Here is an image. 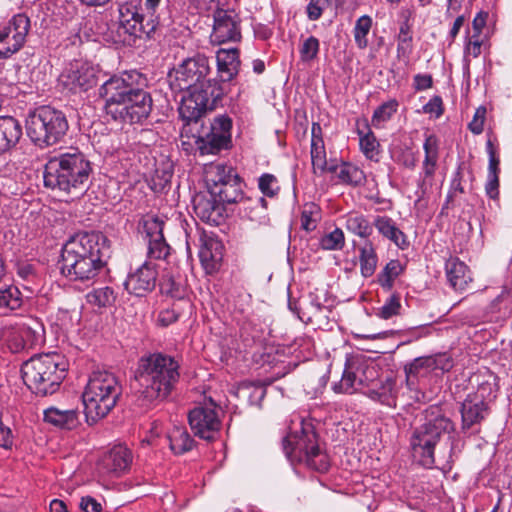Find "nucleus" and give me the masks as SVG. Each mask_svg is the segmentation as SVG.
Masks as SVG:
<instances>
[{"label": "nucleus", "mask_w": 512, "mask_h": 512, "mask_svg": "<svg viewBox=\"0 0 512 512\" xmlns=\"http://www.w3.org/2000/svg\"><path fill=\"white\" fill-rule=\"evenodd\" d=\"M87 302L99 308L108 307L114 304L116 294L113 288L105 286L92 290L86 295Z\"/></svg>", "instance_id": "a19ab883"}, {"label": "nucleus", "mask_w": 512, "mask_h": 512, "mask_svg": "<svg viewBox=\"0 0 512 512\" xmlns=\"http://www.w3.org/2000/svg\"><path fill=\"white\" fill-rule=\"evenodd\" d=\"M159 288L162 294L172 298L180 299L184 296V289L182 285L176 282L174 277L169 274L162 276L159 282Z\"/></svg>", "instance_id": "49530a36"}, {"label": "nucleus", "mask_w": 512, "mask_h": 512, "mask_svg": "<svg viewBox=\"0 0 512 512\" xmlns=\"http://www.w3.org/2000/svg\"><path fill=\"white\" fill-rule=\"evenodd\" d=\"M14 444V436L9 427L0 423V447L4 449H12Z\"/></svg>", "instance_id": "0e129e2a"}, {"label": "nucleus", "mask_w": 512, "mask_h": 512, "mask_svg": "<svg viewBox=\"0 0 512 512\" xmlns=\"http://www.w3.org/2000/svg\"><path fill=\"white\" fill-rule=\"evenodd\" d=\"M164 221L158 217H149L144 221L143 229L147 241V255L151 259L165 260L170 254V246L163 235Z\"/></svg>", "instance_id": "a211bd4d"}, {"label": "nucleus", "mask_w": 512, "mask_h": 512, "mask_svg": "<svg viewBox=\"0 0 512 512\" xmlns=\"http://www.w3.org/2000/svg\"><path fill=\"white\" fill-rule=\"evenodd\" d=\"M488 17V13L484 11H480L477 13V15L474 17L472 21V28H473V38H479L480 34L482 33L483 28L486 25V20Z\"/></svg>", "instance_id": "69168bd1"}, {"label": "nucleus", "mask_w": 512, "mask_h": 512, "mask_svg": "<svg viewBox=\"0 0 512 512\" xmlns=\"http://www.w3.org/2000/svg\"><path fill=\"white\" fill-rule=\"evenodd\" d=\"M464 193V187L462 186V173L460 170H457L454 174V177L451 181L450 191L447 195L446 207H448L449 203L453 200L457 194Z\"/></svg>", "instance_id": "bf43d9fd"}, {"label": "nucleus", "mask_w": 512, "mask_h": 512, "mask_svg": "<svg viewBox=\"0 0 512 512\" xmlns=\"http://www.w3.org/2000/svg\"><path fill=\"white\" fill-rule=\"evenodd\" d=\"M311 162L314 174H324L330 168L326 159V150L323 140L322 127L318 122L312 123L311 128Z\"/></svg>", "instance_id": "5701e85b"}, {"label": "nucleus", "mask_w": 512, "mask_h": 512, "mask_svg": "<svg viewBox=\"0 0 512 512\" xmlns=\"http://www.w3.org/2000/svg\"><path fill=\"white\" fill-rule=\"evenodd\" d=\"M369 397L389 407L396 406L395 382L387 379L378 388L369 390Z\"/></svg>", "instance_id": "58836bf2"}, {"label": "nucleus", "mask_w": 512, "mask_h": 512, "mask_svg": "<svg viewBox=\"0 0 512 512\" xmlns=\"http://www.w3.org/2000/svg\"><path fill=\"white\" fill-rule=\"evenodd\" d=\"M258 188L267 197H274L280 191L277 178L270 173H264L259 177Z\"/></svg>", "instance_id": "3c124183"}, {"label": "nucleus", "mask_w": 512, "mask_h": 512, "mask_svg": "<svg viewBox=\"0 0 512 512\" xmlns=\"http://www.w3.org/2000/svg\"><path fill=\"white\" fill-rule=\"evenodd\" d=\"M63 84L73 92L87 91L96 84V77L92 69L81 66L71 68L61 74Z\"/></svg>", "instance_id": "a878e982"}, {"label": "nucleus", "mask_w": 512, "mask_h": 512, "mask_svg": "<svg viewBox=\"0 0 512 512\" xmlns=\"http://www.w3.org/2000/svg\"><path fill=\"white\" fill-rule=\"evenodd\" d=\"M320 49V43L319 40L314 37L310 36L307 39H305L300 47V58L302 62H310L317 58V55L319 53Z\"/></svg>", "instance_id": "09e8293b"}, {"label": "nucleus", "mask_w": 512, "mask_h": 512, "mask_svg": "<svg viewBox=\"0 0 512 512\" xmlns=\"http://www.w3.org/2000/svg\"><path fill=\"white\" fill-rule=\"evenodd\" d=\"M412 36L410 34V27L407 23H403L399 29L397 53L406 54L411 52Z\"/></svg>", "instance_id": "864d4df0"}, {"label": "nucleus", "mask_w": 512, "mask_h": 512, "mask_svg": "<svg viewBox=\"0 0 512 512\" xmlns=\"http://www.w3.org/2000/svg\"><path fill=\"white\" fill-rule=\"evenodd\" d=\"M401 310L400 295L397 293L392 294L378 310L377 316L382 319H390L393 316L399 315Z\"/></svg>", "instance_id": "8fccbe9b"}, {"label": "nucleus", "mask_w": 512, "mask_h": 512, "mask_svg": "<svg viewBox=\"0 0 512 512\" xmlns=\"http://www.w3.org/2000/svg\"><path fill=\"white\" fill-rule=\"evenodd\" d=\"M216 62L220 82L232 81L240 69L239 50L237 48L219 49L216 53Z\"/></svg>", "instance_id": "393cba45"}, {"label": "nucleus", "mask_w": 512, "mask_h": 512, "mask_svg": "<svg viewBox=\"0 0 512 512\" xmlns=\"http://www.w3.org/2000/svg\"><path fill=\"white\" fill-rule=\"evenodd\" d=\"M358 135L360 137V149L363 154L370 160L376 159L379 155L380 144L374 133L368 128V132L365 134L358 130Z\"/></svg>", "instance_id": "37998d69"}, {"label": "nucleus", "mask_w": 512, "mask_h": 512, "mask_svg": "<svg viewBox=\"0 0 512 512\" xmlns=\"http://www.w3.org/2000/svg\"><path fill=\"white\" fill-rule=\"evenodd\" d=\"M327 172L333 173L340 183L346 185L358 186L365 181L363 171L357 166L346 162L340 164L330 163V168H328Z\"/></svg>", "instance_id": "473e14b6"}, {"label": "nucleus", "mask_w": 512, "mask_h": 512, "mask_svg": "<svg viewBox=\"0 0 512 512\" xmlns=\"http://www.w3.org/2000/svg\"><path fill=\"white\" fill-rule=\"evenodd\" d=\"M178 313L173 309L162 310L158 315V323L163 327H167L178 320Z\"/></svg>", "instance_id": "338daca9"}, {"label": "nucleus", "mask_w": 512, "mask_h": 512, "mask_svg": "<svg viewBox=\"0 0 512 512\" xmlns=\"http://www.w3.org/2000/svg\"><path fill=\"white\" fill-rule=\"evenodd\" d=\"M345 245L344 233L340 228L323 235L320 239V246L324 250H341Z\"/></svg>", "instance_id": "a18cd8bd"}, {"label": "nucleus", "mask_w": 512, "mask_h": 512, "mask_svg": "<svg viewBox=\"0 0 512 512\" xmlns=\"http://www.w3.org/2000/svg\"><path fill=\"white\" fill-rule=\"evenodd\" d=\"M224 246L213 234L203 232L200 236L199 258L207 274L216 273L222 264Z\"/></svg>", "instance_id": "aec40b11"}, {"label": "nucleus", "mask_w": 512, "mask_h": 512, "mask_svg": "<svg viewBox=\"0 0 512 512\" xmlns=\"http://www.w3.org/2000/svg\"><path fill=\"white\" fill-rule=\"evenodd\" d=\"M22 127L13 117L0 118V154L10 150L20 140Z\"/></svg>", "instance_id": "2f4dec72"}, {"label": "nucleus", "mask_w": 512, "mask_h": 512, "mask_svg": "<svg viewBox=\"0 0 512 512\" xmlns=\"http://www.w3.org/2000/svg\"><path fill=\"white\" fill-rule=\"evenodd\" d=\"M205 181L208 192L216 195L222 203L241 204L245 210L251 209L250 214H247L251 220L256 219L252 215L253 208L266 207L267 202L263 197L252 199L244 196V184L232 166L220 163L206 166Z\"/></svg>", "instance_id": "0eeeda50"}, {"label": "nucleus", "mask_w": 512, "mask_h": 512, "mask_svg": "<svg viewBox=\"0 0 512 512\" xmlns=\"http://www.w3.org/2000/svg\"><path fill=\"white\" fill-rule=\"evenodd\" d=\"M330 2L331 0H310L306 8L308 19L311 21L320 19Z\"/></svg>", "instance_id": "6e6d98bb"}, {"label": "nucleus", "mask_w": 512, "mask_h": 512, "mask_svg": "<svg viewBox=\"0 0 512 512\" xmlns=\"http://www.w3.org/2000/svg\"><path fill=\"white\" fill-rule=\"evenodd\" d=\"M119 20L106 24V30L101 32L103 39L115 45L135 44L136 39L143 36L151 37L158 22L150 17L145 22L142 0H129L119 5Z\"/></svg>", "instance_id": "423d86ee"}, {"label": "nucleus", "mask_w": 512, "mask_h": 512, "mask_svg": "<svg viewBox=\"0 0 512 512\" xmlns=\"http://www.w3.org/2000/svg\"><path fill=\"white\" fill-rule=\"evenodd\" d=\"M121 394L122 385L114 373L106 370L92 372L82 394L87 421L95 423L106 417Z\"/></svg>", "instance_id": "6e6552de"}, {"label": "nucleus", "mask_w": 512, "mask_h": 512, "mask_svg": "<svg viewBox=\"0 0 512 512\" xmlns=\"http://www.w3.org/2000/svg\"><path fill=\"white\" fill-rule=\"evenodd\" d=\"M168 439L170 449L177 455L190 451L195 443L194 439L183 426L173 427L168 434Z\"/></svg>", "instance_id": "f704fd0d"}, {"label": "nucleus", "mask_w": 512, "mask_h": 512, "mask_svg": "<svg viewBox=\"0 0 512 512\" xmlns=\"http://www.w3.org/2000/svg\"><path fill=\"white\" fill-rule=\"evenodd\" d=\"M477 382V389L474 393L468 394L474 399H480L487 404L496 398L498 391L497 376L487 371L483 374L475 376Z\"/></svg>", "instance_id": "72a5a7b5"}, {"label": "nucleus", "mask_w": 512, "mask_h": 512, "mask_svg": "<svg viewBox=\"0 0 512 512\" xmlns=\"http://www.w3.org/2000/svg\"><path fill=\"white\" fill-rule=\"evenodd\" d=\"M188 421L194 435L207 441L215 440L221 428L218 410L213 401L210 406H197L192 409L188 414Z\"/></svg>", "instance_id": "dca6fc26"}, {"label": "nucleus", "mask_w": 512, "mask_h": 512, "mask_svg": "<svg viewBox=\"0 0 512 512\" xmlns=\"http://www.w3.org/2000/svg\"><path fill=\"white\" fill-rule=\"evenodd\" d=\"M344 226L347 231L361 238H368L373 231L369 220L360 213L350 212L343 216Z\"/></svg>", "instance_id": "e433bc0d"}, {"label": "nucleus", "mask_w": 512, "mask_h": 512, "mask_svg": "<svg viewBox=\"0 0 512 512\" xmlns=\"http://www.w3.org/2000/svg\"><path fill=\"white\" fill-rule=\"evenodd\" d=\"M372 27V18L368 15H363L356 21L353 33L354 40L358 48L364 49L368 46L367 35Z\"/></svg>", "instance_id": "c03bdc74"}, {"label": "nucleus", "mask_w": 512, "mask_h": 512, "mask_svg": "<svg viewBox=\"0 0 512 512\" xmlns=\"http://www.w3.org/2000/svg\"><path fill=\"white\" fill-rule=\"evenodd\" d=\"M92 173V166L78 148L59 152L48 158L44 166V185L65 194L81 192Z\"/></svg>", "instance_id": "20e7f679"}, {"label": "nucleus", "mask_w": 512, "mask_h": 512, "mask_svg": "<svg viewBox=\"0 0 512 512\" xmlns=\"http://www.w3.org/2000/svg\"><path fill=\"white\" fill-rule=\"evenodd\" d=\"M211 42L223 44L241 39L240 19L233 10L218 9L214 13V25Z\"/></svg>", "instance_id": "f3484780"}, {"label": "nucleus", "mask_w": 512, "mask_h": 512, "mask_svg": "<svg viewBox=\"0 0 512 512\" xmlns=\"http://www.w3.org/2000/svg\"><path fill=\"white\" fill-rule=\"evenodd\" d=\"M425 158L423 164L437 165L439 148L438 139L435 135H427L423 144Z\"/></svg>", "instance_id": "603ef678"}, {"label": "nucleus", "mask_w": 512, "mask_h": 512, "mask_svg": "<svg viewBox=\"0 0 512 512\" xmlns=\"http://www.w3.org/2000/svg\"><path fill=\"white\" fill-rule=\"evenodd\" d=\"M398 108L396 100H390L380 105L373 113L372 124L379 126L381 123L388 121Z\"/></svg>", "instance_id": "de8ad7c7"}, {"label": "nucleus", "mask_w": 512, "mask_h": 512, "mask_svg": "<svg viewBox=\"0 0 512 512\" xmlns=\"http://www.w3.org/2000/svg\"><path fill=\"white\" fill-rule=\"evenodd\" d=\"M486 148L487 153L489 155L488 175H498L500 171V160L499 157L496 155V151L491 140L487 141Z\"/></svg>", "instance_id": "052dcab7"}, {"label": "nucleus", "mask_w": 512, "mask_h": 512, "mask_svg": "<svg viewBox=\"0 0 512 512\" xmlns=\"http://www.w3.org/2000/svg\"><path fill=\"white\" fill-rule=\"evenodd\" d=\"M461 418L463 431H467L479 425L489 414V406L482 400L474 399L467 395L466 399L461 405Z\"/></svg>", "instance_id": "4be33fe9"}, {"label": "nucleus", "mask_w": 512, "mask_h": 512, "mask_svg": "<svg viewBox=\"0 0 512 512\" xmlns=\"http://www.w3.org/2000/svg\"><path fill=\"white\" fill-rule=\"evenodd\" d=\"M486 113H487V110H486V107H484V106H479L476 109L472 121L468 124L469 130L473 134L479 135L483 132L484 123H485V119H486Z\"/></svg>", "instance_id": "4d7b16f0"}, {"label": "nucleus", "mask_w": 512, "mask_h": 512, "mask_svg": "<svg viewBox=\"0 0 512 512\" xmlns=\"http://www.w3.org/2000/svg\"><path fill=\"white\" fill-rule=\"evenodd\" d=\"M404 271V266L397 259L390 260L378 274V283L386 291L392 290L395 279Z\"/></svg>", "instance_id": "4c0bfd02"}, {"label": "nucleus", "mask_w": 512, "mask_h": 512, "mask_svg": "<svg viewBox=\"0 0 512 512\" xmlns=\"http://www.w3.org/2000/svg\"><path fill=\"white\" fill-rule=\"evenodd\" d=\"M432 364L433 362L430 356H423L415 358L412 362L405 365L404 371L407 384L409 386L414 385V379H416L422 371L427 372L432 370Z\"/></svg>", "instance_id": "ea45409f"}, {"label": "nucleus", "mask_w": 512, "mask_h": 512, "mask_svg": "<svg viewBox=\"0 0 512 512\" xmlns=\"http://www.w3.org/2000/svg\"><path fill=\"white\" fill-rule=\"evenodd\" d=\"M145 79L139 72L123 73L113 76L99 89V95L105 100V111L114 120L139 123L152 111V98L145 91Z\"/></svg>", "instance_id": "f257e3e1"}, {"label": "nucleus", "mask_w": 512, "mask_h": 512, "mask_svg": "<svg viewBox=\"0 0 512 512\" xmlns=\"http://www.w3.org/2000/svg\"><path fill=\"white\" fill-rule=\"evenodd\" d=\"M44 421L65 430H73L80 425L79 412L76 409L49 407L44 411Z\"/></svg>", "instance_id": "cd10ccee"}, {"label": "nucleus", "mask_w": 512, "mask_h": 512, "mask_svg": "<svg viewBox=\"0 0 512 512\" xmlns=\"http://www.w3.org/2000/svg\"><path fill=\"white\" fill-rule=\"evenodd\" d=\"M224 204L216 195L198 194L193 199L196 215L204 222L218 225L225 211Z\"/></svg>", "instance_id": "412c9836"}, {"label": "nucleus", "mask_w": 512, "mask_h": 512, "mask_svg": "<svg viewBox=\"0 0 512 512\" xmlns=\"http://www.w3.org/2000/svg\"><path fill=\"white\" fill-rule=\"evenodd\" d=\"M232 119L227 115L216 116L210 125V131L199 136L197 141L201 155L217 154L228 149L231 143Z\"/></svg>", "instance_id": "2eb2a0df"}, {"label": "nucleus", "mask_w": 512, "mask_h": 512, "mask_svg": "<svg viewBox=\"0 0 512 512\" xmlns=\"http://www.w3.org/2000/svg\"><path fill=\"white\" fill-rule=\"evenodd\" d=\"M359 261L362 276L365 278L372 276L376 270L378 259L371 244L360 249Z\"/></svg>", "instance_id": "79ce46f5"}, {"label": "nucleus", "mask_w": 512, "mask_h": 512, "mask_svg": "<svg viewBox=\"0 0 512 512\" xmlns=\"http://www.w3.org/2000/svg\"><path fill=\"white\" fill-rule=\"evenodd\" d=\"M24 303L23 295L14 285L0 288V313L7 314L18 310Z\"/></svg>", "instance_id": "c9c22d12"}, {"label": "nucleus", "mask_w": 512, "mask_h": 512, "mask_svg": "<svg viewBox=\"0 0 512 512\" xmlns=\"http://www.w3.org/2000/svg\"><path fill=\"white\" fill-rule=\"evenodd\" d=\"M486 195L493 200L499 198V176L487 175V182L485 184Z\"/></svg>", "instance_id": "680f3d73"}, {"label": "nucleus", "mask_w": 512, "mask_h": 512, "mask_svg": "<svg viewBox=\"0 0 512 512\" xmlns=\"http://www.w3.org/2000/svg\"><path fill=\"white\" fill-rule=\"evenodd\" d=\"M157 276L158 273L155 266L145 262L128 275L124 282V287L130 294L142 297L155 288Z\"/></svg>", "instance_id": "6ab92c4d"}, {"label": "nucleus", "mask_w": 512, "mask_h": 512, "mask_svg": "<svg viewBox=\"0 0 512 512\" xmlns=\"http://www.w3.org/2000/svg\"><path fill=\"white\" fill-rule=\"evenodd\" d=\"M454 431V424L438 407L426 411L423 424L416 427L410 438V446L415 459L424 467L432 468L435 464L434 451L442 435Z\"/></svg>", "instance_id": "1a4fd4ad"}, {"label": "nucleus", "mask_w": 512, "mask_h": 512, "mask_svg": "<svg viewBox=\"0 0 512 512\" xmlns=\"http://www.w3.org/2000/svg\"><path fill=\"white\" fill-rule=\"evenodd\" d=\"M80 508L84 512H100L102 509L101 504L91 496L81 498Z\"/></svg>", "instance_id": "774afa93"}, {"label": "nucleus", "mask_w": 512, "mask_h": 512, "mask_svg": "<svg viewBox=\"0 0 512 512\" xmlns=\"http://www.w3.org/2000/svg\"><path fill=\"white\" fill-rule=\"evenodd\" d=\"M180 365L170 355L151 353L139 359L135 381L149 403L166 399L179 381Z\"/></svg>", "instance_id": "7ed1b4c3"}, {"label": "nucleus", "mask_w": 512, "mask_h": 512, "mask_svg": "<svg viewBox=\"0 0 512 512\" xmlns=\"http://www.w3.org/2000/svg\"><path fill=\"white\" fill-rule=\"evenodd\" d=\"M225 93L222 82L205 78L197 88L182 97L178 109L181 119L186 124L198 122L221 104Z\"/></svg>", "instance_id": "f8f14e48"}, {"label": "nucleus", "mask_w": 512, "mask_h": 512, "mask_svg": "<svg viewBox=\"0 0 512 512\" xmlns=\"http://www.w3.org/2000/svg\"><path fill=\"white\" fill-rule=\"evenodd\" d=\"M30 26L29 17L19 13L14 15L0 30V60L9 59L22 49Z\"/></svg>", "instance_id": "4468645a"}, {"label": "nucleus", "mask_w": 512, "mask_h": 512, "mask_svg": "<svg viewBox=\"0 0 512 512\" xmlns=\"http://www.w3.org/2000/svg\"><path fill=\"white\" fill-rule=\"evenodd\" d=\"M69 128L65 114L51 106H40L26 119V132L31 141L41 147L58 143Z\"/></svg>", "instance_id": "9b49d317"}, {"label": "nucleus", "mask_w": 512, "mask_h": 512, "mask_svg": "<svg viewBox=\"0 0 512 512\" xmlns=\"http://www.w3.org/2000/svg\"><path fill=\"white\" fill-rule=\"evenodd\" d=\"M373 224L383 237L392 241L400 249L404 250L409 246L407 236L396 226L390 217L377 216Z\"/></svg>", "instance_id": "7c9ffc66"}, {"label": "nucleus", "mask_w": 512, "mask_h": 512, "mask_svg": "<svg viewBox=\"0 0 512 512\" xmlns=\"http://www.w3.org/2000/svg\"><path fill=\"white\" fill-rule=\"evenodd\" d=\"M173 171L171 169H156L152 177V189L156 192L162 191L171 182Z\"/></svg>", "instance_id": "5fc2aeb1"}, {"label": "nucleus", "mask_w": 512, "mask_h": 512, "mask_svg": "<svg viewBox=\"0 0 512 512\" xmlns=\"http://www.w3.org/2000/svg\"><path fill=\"white\" fill-rule=\"evenodd\" d=\"M210 73L209 60L205 55L197 54L184 59L167 74V82L172 92L189 93L197 88Z\"/></svg>", "instance_id": "ddd939ff"}, {"label": "nucleus", "mask_w": 512, "mask_h": 512, "mask_svg": "<svg viewBox=\"0 0 512 512\" xmlns=\"http://www.w3.org/2000/svg\"><path fill=\"white\" fill-rule=\"evenodd\" d=\"M300 429L290 432L282 442L286 457L292 463H303L308 468L324 473L330 462L327 454L318 444L317 434L312 424L301 421Z\"/></svg>", "instance_id": "9d476101"}, {"label": "nucleus", "mask_w": 512, "mask_h": 512, "mask_svg": "<svg viewBox=\"0 0 512 512\" xmlns=\"http://www.w3.org/2000/svg\"><path fill=\"white\" fill-rule=\"evenodd\" d=\"M430 357L433 362L432 370L439 369L443 372H448L454 366L452 357L450 355H448L447 353H439L436 355H432Z\"/></svg>", "instance_id": "13d9d810"}, {"label": "nucleus", "mask_w": 512, "mask_h": 512, "mask_svg": "<svg viewBox=\"0 0 512 512\" xmlns=\"http://www.w3.org/2000/svg\"><path fill=\"white\" fill-rule=\"evenodd\" d=\"M369 372V367L364 364H347L341 380L333 386L337 393L352 394L366 385V378H360V373Z\"/></svg>", "instance_id": "b1692460"}, {"label": "nucleus", "mask_w": 512, "mask_h": 512, "mask_svg": "<svg viewBox=\"0 0 512 512\" xmlns=\"http://www.w3.org/2000/svg\"><path fill=\"white\" fill-rule=\"evenodd\" d=\"M423 111L428 114H434L437 118L443 114V102L440 96L432 97L427 104L424 105Z\"/></svg>", "instance_id": "e2e57ef3"}, {"label": "nucleus", "mask_w": 512, "mask_h": 512, "mask_svg": "<svg viewBox=\"0 0 512 512\" xmlns=\"http://www.w3.org/2000/svg\"><path fill=\"white\" fill-rule=\"evenodd\" d=\"M448 282L455 290H465L472 282L471 272L468 266L458 258H450L445 265Z\"/></svg>", "instance_id": "c85d7f7f"}, {"label": "nucleus", "mask_w": 512, "mask_h": 512, "mask_svg": "<svg viewBox=\"0 0 512 512\" xmlns=\"http://www.w3.org/2000/svg\"><path fill=\"white\" fill-rule=\"evenodd\" d=\"M107 238L99 232L71 236L62 248L61 273L70 281L85 282L98 276L105 265Z\"/></svg>", "instance_id": "f03ea898"}, {"label": "nucleus", "mask_w": 512, "mask_h": 512, "mask_svg": "<svg viewBox=\"0 0 512 512\" xmlns=\"http://www.w3.org/2000/svg\"><path fill=\"white\" fill-rule=\"evenodd\" d=\"M132 462V455L128 448L116 446L102 458L100 469L105 473L118 474L125 471Z\"/></svg>", "instance_id": "bb28decb"}, {"label": "nucleus", "mask_w": 512, "mask_h": 512, "mask_svg": "<svg viewBox=\"0 0 512 512\" xmlns=\"http://www.w3.org/2000/svg\"><path fill=\"white\" fill-rule=\"evenodd\" d=\"M67 370L66 358L57 352H50L32 356L25 361L21 367V375L32 393L44 397L58 391Z\"/></svg>", "instance_id": "39448f33"}, {"label": "nucleus", "mask_w": 512, "mask_h": 512, "mask_svg": "<svg viewBox=\"0 0 512 512\" xmlns=\"http://www.w3.org/2000/svg\"><path fill=\"white\" fill-rule=\"evenodd\" d=\"M20 336L23 346L33 348L42 344L45 340V328L38 318L29 317L20 325Z\"/></svg>", "instance_id": "c756f323"}]
</instances>
